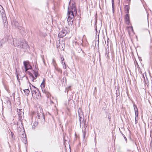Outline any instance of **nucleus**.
Instances as JSON below:
<instances>
[{
  "mask_svg": "<svg viewBox=\"0 0 152 152\" xmlns=\"http://www.w3.org/2000/svg\"><path fill=\"white\" fill-rule=\"evenodd\" d=\"M72 21H70L69 23V25H72Z\"/></svg>",
  "mask_w": 152,
  "mask_h": 152,
  "instance_id": "22",
  "label": "nucleus"
},
{
  "mask_svg": "<svg viewBox=\"0 0 152 152\" xmlns=\"http://www.w3.org/2000/svg\"><path fill=\"white\" fill-rule=\"evenodd\" d=\"M18 113L19 119H22V117L23 116V110L22 109L18 110Z\"/></svg>",
  "mask_w": 152,
  "mask_h": 152,
  "instance_id": "8",
  "label": "nucleus"
},
{
  "mask_svg": "<svg viewBox=\"0 0 152 152\" xmlns=\"http://www.w3.org/2000/svg\"><path fill=\"white\" fill-rule=\"evenodd\" d=\"M13 42L14 46L18 48L26 49L28 47L27 43L24 41L21 42L15 39L13 40Z\"/></svg>",
  "mask_w": 152,
  "mask_h": 152,
  "instance_id": "2",
  "label": "nucleus"
},
{
  "mask_svg": "<svg viewBox=\"0 0 152 152\" xmlns=\"http://www.w3.org/2000/svg\"><path fill=\"white\" fill-rule=\"evenodd\" d=\"M24 138H25V143H26V138L25 137Z\"/></svg>",
  "mask_w": 152,
  "mask_h": 152,
  "instance_id": "29",
  "label": "nucleus"
},
{
  "mask_svg": "<svg viewBox=\"0 0 152 152\" xmlns=\"http://www.w3.org/2000/svg\"><path fill=\"white\" fill-rule=\"evenodd\" d=\"M134 110L135 113V121H136V118H137L138 115V109L136 105L135 104H134Z\"/></svg>",
  "mask_w": 152,
  "mask_h": 152,
  "instance_id": "9",
  "label": "nucleus"
},
{
  "mask_svg": "<svg viewBox=\"0 0 152 152\" xmlns=\"http://www.w3.org/2000/svg\"><path fill=\"white\" fill-rule=\"evenodd\" d=\"M112 5L113 8V5H114L113 0H112Z\"/></svg>",
  "mask_w": 152,
  "mask_h": 152,
  "instance_id": "25",
  "label": "nucleus"
},
{
  "mask_svg": "<svg viewBox=\"0 0 152 152\" xmlns=\"http://www.w3.org/2000/svg\"><path fill=\"white\" fill-rule=\"evenodd\" d=\"M30 87L33 97L38 99L39 97L40 94L38 89L33 85H32V87L30 86Z\"/></svg>",
  "mask_w": 152,
  "mask_h": 152,
  "instance_id": "3",
  "label": "nucleus"
},
{
  "mask_svg": "<svg viewBox=\"0 0 152 152\" xmlns=\"http://www.w3.org/2000/svg\"><path fill=\"white\" fill-rule=\"evenodd\" d=\"M67 33V31L65 29H63L62 31L59 33L58 37L60 38H62L65 36Z\"/></svg>",
  "mask_w": 152,
  "mask_h": 152,
  "instance_id": "6",
  "label": "nucleus"
},
{
  "mask_svg": "<svg viewBox=\"0 0 152 152\" xmlns=\"http://www.w3.org/2000/svg\"><path fill=\"white\" fill-rule=\"evenodd\" d=\"M53 65H54L55 63V61L54 59H53Z\"/></svg>",
  "mask_w": 152,
  "mask_h": 152,
  "instance_id": "21",
  "label": "nucleus"
},
{
  "mask_svg": "<svg viewBox=\"0 0 152 152\" xmlns=\"http://www.w3.org/2000/svg\"><path fill=\"white\" fill-rule=\"evenodd\" d=\"M45 80L44 79L41 85V87L42 88L45 87Z\"/></svg>",
  "mask_w": 152,
  "mask_h": 152,
  "instance_id": "14",
  "label": "nucleus"
},
{
  "mask_svg": "<svg viewBox=\"0 0 152 152\" xmlns=\"http://www.w3.org/2000/svg\"><path fill=\"white\" fill-rule=\"evenodd\" d=\"M37 117L39 119L42 120L44 119V116L43 113V111L40 107L37 108Z\"/></svg>",
  "mask_w": 152,
  "mask_h": 152,
  "instance_id": "4",
  "label": "nucleus"
},
{
  "mask_svg": "<svg viewBox=\"0 0 152 152\" xmlns=\"http://www.w3.org/2000/svg\"><path fill=\"white\" fill-rule=\"evenodd\" d=\"M38 123L37 122H34L33 125L32 127L33 128H35L36 127H37L38 125Z\"/></svg>",
  "mask_w": 152,
  "mask_h": 152,
  "instance_id": "13",
  "label": "nucleus"
},
{
  "mask_svg": "<svg viewBox=\"0 0 152 152\" xmlns=\"http://www.w3.org/2000/svg\"><path fill=\"white\" fill-rule=\"evenodd\" d=\"M127 11L128 12L129 11V9L128 8V7H127Z\"/></svg>",
  "mask_w": 152,
  "mask_h": 152,
  "instance_id": "28",
  "label": "nucleus"
},
{
  "mask_svg": "<svg viewBox=\"0 0 152 152\" xmlns=\"http://www.w3.org/2000/svg\"><path fill=\"white\" fill-rule=\"evenodd\" d=\"M0 12L2 14V16H3L4 15H5L4 14V10L3 9V7L1 5H0Z\"/></svg>",
  "mask_w": 152,
  "mask_h": 152,
  "instance_id": "12",
  "label": "nucleus"
},
{
  "mask_svg": "<svg viewBox=\"0 0 152 152\" xmlns=\"http://www.w3.org/2000/svg\"><path fill=\"white\" fill-rule=\"evenodd\" d=\"M4 25L5 26V25L6 27H7V23L5 21V22H4Z\"/></svg>",
  "mask_w": 152,
  "mask_h": 152,
  "instance_id": "23",
  "label": "nucleus"
},
{
  "mask_svg": "<svg viewBox=\"0 0 152 152\" xmlns=\"http://www.w3.org/2000/svg\"><path fill=\"white\" fill-rule=\"evenodd\" d=\"M34 75H35V77H34L33 74L30 72L29 71H27V73L29 74L30 76V78L32 80V81L33 82H34V80L35 79H36V77L38 76V73L37 72H34Z\"/></svg>",
  "mask_w": 152,
  "mask_h": 152,
  "instance_id": "5",
  "label": "nucleus"
},
{
  "mask_svg": "<svg viewBox=\"0 0 152 152\" xmlns=\"http://www.w3.org/2000/svg\"><path fill=\"white\" fill-rule=\"evenodd\" d=\"M125 20L126 23L129 25V17L128 14H126L125 17Z\"/></svg>",
  "mask_w": 152,
  "mask_h": 152,
  "instance_id": "10",
  "label": "nucleus"
},
{
  "mask_svg": "<svg viewBox=\"0 0 152 152\" xmlns=\"http://www.w3.org/2000/svg\"><path fill=\"white\" fill-rule=\"evenodd\" d=\"M124 139H125V140L126 141H127V139H126V137H125L124 136Z\"/></svg>",
  "mask_w": 152,
  "mask_h": 152,
  "instance_id": "27",
  "label": "nucleus"
},
{
  "mask_svg": "<svg viewBox=\"0 0 152 152\" xmlns=\"http://www.w3.org/2000/svg\"><path fill=\"white\" fill-rule=\"evenodd\" d=\"M24 92L26 94H28L30 92L29 90L28 89H26L24 90Z\"/></svg>",
  "mask_w": 152,
  "mask_h": 152,
  "instance_id": "16",
  "label": "nucleus"
},
{
  "mask_svg": "<svg viewBox=\"0 0 152 152\" xmlns=\"http://www.w3.org/2000/svg\"><path fill=\"white\" fill-rule=\"evenodd\" d=\"M63 68L65 69H66V65L65 64V62H64V65H63Z\"/></svg>",
  "mask_w": 152,
  "mask_h": 152,
  "instance_id": "18",
  "label": "nucleus"
},
{
  "mask_svg": "<svg viewBox=\"0 0 152 152\" xmlns=\"http://www.w3.org/2000/svg\"><path fill=\"white\" fill-rule=\"evenodd\" d=\"M77 10L75 3L73 2L72 4V5L68 7L67 14L68 15L67 20L69 22V20L72 19L75 16H76L77 14Z\"/></svg>",
  "mask_w": 152,
  "mask_h": 152,
  "instance_id": "1",
  "label": "nucleus"
},
{
  "mask_svg": "<svg viewBox=\"0 0 152 152\" xmlns=\"http://www.w3.org/2000/svg\"><path fill=\"white\" fill-rule=\"evenodd\" d=\"M107 53V52L106 53V54Z\"/></svg>",
  "mask_w": 152,
  "mask_h": 152,
  "instance_id": "31",
  "label": "nucleus"
},
{
  "mask_svg": "<svg viewBox=\"0 0 152 152\" xmlns=\"http://www.w3.org/2000/svg\"><path fill=\"white\" fill-rule=\"evenodd\" d=\"M12 24H14L15 27L19 29H20L22 28L21 27L18 26V23L17 21H14L13 23H12Z\"/></svg>",
  "mask_w": 152,
  "mask_h": 152,
  "instance_id": "11",
  "label": "nucleus"
},
{
  "mask_svg": "<svg viewBox=\"0 0 152 152\" xmlns=\"http://www.w3.org/2000/svg\"><path fill=\"white\" fill-rule=\"evenodd\" d=\"M86 133V131H84L83 132V138L84 139L85 137V135Z\"/></svg>",
  "mask_w": 152,
  "mask_h": 152,
  "instance_id": "17",
  "label": "nucleus"
},
{
  "mask_svg": "<svg viewBox=\"0 0 152 152\" xmlns=\"http://www.w3.org/2000/svg\"><path fill=\"white\" fill-rule=\"evenodd\" d=\"M64 60V58H63V60H62V61H61V64L62 65H64V62H63V61Z\"/></svg>",
  "mask_w": 152,
  "mask_h": 152,
  "instance_id": "24",
  "label": "nucleus"
},
{
  "mask_svg": "<svg viewBox=\"0 0 152 152\" xmlns=\"http://www.w3.org/2000/svg\"><path fill=\"white\" fill-rule=\"evenodd\" d=\"M128 28L132 31H133V28L132 27H128Z\"/></svg>",
  "mask_w": 152,
  "mask_h": 152,
  "instance_id": "19",
  "label": "nucleus"
},
{
  "mask_svg": "<svg viewBox=\"0 0 152 152\" xmlns=\"http://www.w3.org/2000/svg\"><path fill=\"white\" fill-rule=\"evenodd\" d=\"M79 118H80L79 121H80V126H81V120H80V116H79Z\"/></svg>",
  "mask_w": 152,
  "mask_h": 152,
  "instance_id": "26",
  "label": "nucleus"
},
{
  "mask_svg": "<svg viewBox=\"0 0 152 152\" xmlns=\"http://www.w3.org/2000/svg\"><path fill=\"white\" fill-rule=\"evenodd\" d=\"M20 74L19 72H18L17 69H16V75L18 79H19L18 75Z\"/></svg>",
  "mask_w": 152,
  "mask_h": 152,
  "instance_id": "15",
  "label": "nucleus"
},
{
  "mask_svg": "<svg viewBox=\"0 0 152 152\" xmlns=\"http://www.w3.org/2000/svg\"><path fill=\"white\" fill-rule=\"evenodd\" d=\"M23 64L25 69V71L26 72L28 69H30L31 66L29 64V62L28 61H24Z\"/></svg>",
  "mask_w": 152,
  "mask_h": 152,
  "instance_id": "7",
  "label": "nucleus"
},
{
  "mask_svg": "<svg viewBox=\"0 0 152 152\" xmlns=\"http://www.w3.org/2000/svg\"><path fill=\"white\" fill-rule=\"evenodd\" d=\"M11 134L12 137V138H14V134L12 132H11Z\"/></svg>",
  "mask_w": 152,
  "mask_h": 152,
  "instance_id": "20",
  "label": "nucleus"
},
{
  "mask_svg": "<svg viewBox=\"0 0 152 152\" xmlns=\"http://www.w3.org/2000/svg\"><path fill=\"white\" fill-rule=\"evenodd\" d=\"M63 57H61V61H62V60H63Z\"/></svg>",
  "mask_w": 152,
  "mask_h": 152,
  "instance_id": "30",
  "label": "nucleus"
}]
</instances>
